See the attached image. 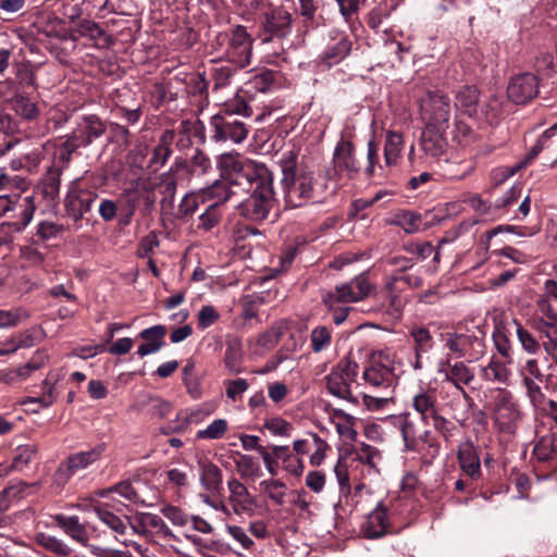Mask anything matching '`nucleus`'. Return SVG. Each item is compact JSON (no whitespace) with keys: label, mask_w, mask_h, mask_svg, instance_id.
I'll use <instances>...</instances> for the list:
<instances>
[{"label":"nucleus","mask_w":557,"mask_h":557,"mask_svg":"<svg viewBox=\"0 0 557 557\" xmlns=\"http://www.w3.org/2000/svg\"><path fill=\"white\" fill-rule=\"evenodd\" d=\"M298 157L299 150L292 148L284 150L277 160L282 172L280 186L285 205L290 208L301 207L317 197L314 174L298 166Z\"/></svg>","instance_id":"1"},{"label":"nucleus","mask_w":557,"mask_h":557,"mask_svg":"<svg viewBox=\"0 0 557 557\" xmlns=\"http://www.w3.org/2000/svg\"><path fill=\"white\" fill-rule=\"evenodd\" d=\"M252 115V108L242 98L226 103L210 119L211 139L215 143H243L250 131L244 121Z\"/></svg>","instance_id":"2"},{"label":"nucleus","mask_w":557,"mask_h":557,"mask_svg":"<svg viewBox=\"0 0 557 557\" xmlns=\"http://www.w3.org/2000/svg\"><path fill=\"white\" fill-rule=\"evenodd\" d=\"M220 176L232 185L252 188L261 182H269L272 172L262 162L248 159L237 152H226L218 157Z\"/></svg>","instance_id":"3"},{"label":"nucleus","mask_w":557,"mask_h":557,"mask_svg":"<svg viewBox=\"0 0 557 557\" xmlns=\"http://www.w3.org/2000/svg\"><path fill=\"white\" fill-rule=\"evenodd\" d=\"M157 195L147 181L137 178L129 183L119 195V225H131L135 213L148 216L154 210Z\"/></svg>","instance_id":"4"},{"label":"nucleus","mask_w":557,"mask_h":557,"mask_svg":"<svg viewBox=\"0 0 557 557\" xmlns=\"http://www.w3.org/2000/svg\"><path fill=\"white\" fill-rule=\"evenodd\" d=\"M213 45L222 49L221 59L237 67H247L251 60L252 39L243 25L233 27L230 32L219 33Z\"/></svg>","instance_id":"5"},{"label":"nucleus","mask_w":557,"mask_h":557,"mask_svg":"<svg viewBox=\"0 0 557 557\" xmlns=\"http://www.w3.org/2000/svg\"><path fill=\"white\" fill-rule=\"evenodd\" d=\"M269 182H261L252 188L250 196L238 206V214L252 222L264 221L275 202V193L273 187V176Z\"/></svg>","instance_id":"6"},{"label":"nucleus","mask_w":557,"mask_h":557,"mask_svg":"<svg viewBox=\"0 0 557 557\" xmlns=\"http://www.w3.org/2000/svg\"><path fill=\"white\" fill-rule=\"evenodd\" d=\"M359 366L352 354L342 358L325 376L326 388L333 396L356 404L357 398L351 393L350 385L356 381Z\"/></svg>","instance_id":"7"},{"label":"nucleus","mask_w":557,"mask_h":557,"mask_svg":"<svg viewBox=\"0 0 557 557\" xmlns=\"http://www.w3.org/2000/svg\"><path fill=\"white\" fill-rule=\"evenodd\" d=\"M98 197L97 188L85 178L79 177L72 181L64 198L65 214L75 223L82 221L84 215L91 210Z\"/></svg>","instance_id":"8"},{"label":"nucleus","mask_w":557,"mask_h":557,"mask_svg":"<svg viewBox=\"0 0 557 557\" xmlns=\"http://www.w3.org/2000/svg\"><path fill=\"white\" fill-rule=\"evenodd\" d=\"M421 116L426 127L446 132L451 116L449 98L440 91L428 92L420 101Z\"/></svg>","instance_id":"9"},{"label":"nucleus","mask_w":557,"mask_h":557,"mask_svg":"<svg viewBox=\"0 0 557 557\" xmlns=\"http://www.w3.org/2000/svg\"><path fill=\"white\" fill-rule=\"evenodd\" d=\"M293 15L283 5H270L262 14L260 22V37L263 42L284 39L290 35Z\"/></svg>","instance_id":"10"},{"label":"nucleus","mask_w":557,"mask_h":557,"mask_svg":"<svg viewBox=\"0 0 557 557\" xmlns=\"http://www.w3.org/2000/svg\"><path fill=\"white\" fill-rule=\"evenodd\" d=\"M493 419L496 428L504 433L513 434L522 419V412L511 392L499 388L494 398Z\"/></svg>","instance_id":"11"},{"label":"nucleus","mask_w":557,"mask_h":557,"mask_svg":"<svg viewBox=\"0 0 557 557\" xmlns=\"http://www.w3.org/2000/svg\"><path fill=\"white\" fill-rule=\"evenodd\" d=\"M106 444L100 443L89 450L71 454L60 462L58 469L53 473V483L59 487H63L76 472L86 469L88 466L96 462L102 456Z\"/></svg>","instance_id":"12"},{"label":"nucleus","mask_w":557,"mask_h":557,"mask_svg":"<svg viewBox=\"0 0 557 557\" xmlns=\"http://www.w3.org/2000/svg\"><path fill=\"white\" fill-rule=\"evenodd\" d=\"M455 106L465 114L475 119H484L490 123L497 119L500 111L496 99H492L486 106L480 107V91L474 86H463L456 95Z\"/></svg>","instance_id":"13"},{"label":"nucleus","mask_w":557,"mask_h":557,"mask_svg":"<svg viewBox=\"0 0 557 557\" xmlns=\"http://www.w3.org/2000/svg\"><path fill=\"white\" fill-rule=\"evenodd\" d=\"M371 292L368 276L362 273L351 281L337 285L334 290L327 292L322 297L326 308H335V305L357 302L366 298Z\"/></svg>","instance_id":"14"},{"label":"nucleus","mask_w":557,"mask_h":557,"mask_svg":"<svg viewBox=\"0 0 557 557\" xmlns=\"http://www.w3.org/2000/svg\"><path fill=\"white\" fill-rule=\"evenodd\" d=\"M445 346L456 358L471 357L479 358L484 352V343L481 338L456 332L442 334Z\"/></svg>","instance_id":"15"},{"label":"nucleus","mask_w":557,"mask_h":557,"mask_svg":"<svg viewBox=\"0 0 557 557\" xmlns=\"http://www.w3.org/2000/svg\"><path fill=\"white\" fill-rule=\"evenodd\" d=\"M210 195L219 200L209 205L199 215L197 228L203 232H210L220 224L223 216V203L230 199L231 193L224 183L215 182L210 187Z\"/></svg>","instance_id":"16"},{"label":"nucleus","mask_w":557,"mask_h":557,"mask_svg":"<svg viewBox=\"0 0 557 557\" xmlns=\"http://www.w3.org/2000/svg\"><path fill=\"white\" fill-rule=\"evenodd\" d=\"M107 132V124L97 114L83 115L67 135L79 148H87Z\"/></svg>","instance_id":"17"},{"label":"nucleus","mask_w":557,"mask_h":557,"mask_svg":"<svg viewBox=\"0 0 557 557\" xmlns=\"http://www.w3.org/2000/svg\"><path fill=\"white\" fill-rule=\"evenodd\" d=\"M12 76L4 79V85L12 94L27 92L28 89L36 90V73L34 65L28 60H21L13 63Z\"/></svg>","instance_id":"18"},{"label":"nucleus","mask_w":557,"mask_h":557,"mask_svg":"<svg viewBox=\"0 0 557 557\" xmlns=\"http://www.w3.org/2000/svg\"><path fill=\"white\" fill-rule=\"evenodd\" d=\"M537 92L539 79L529 72L513 76L507 87L508 98L518 104L529 102Z\"/></svg>","instance_id":"19"},{"label":"nucleus","mask_w":557,"mask_h":557,"mask_svg":"<svg viewBox=\"0 0 557 557\" xmlns=\"http://www.w3.org/2000/svg\"><path fill=\"white\" fill-rule=\"evenodd\" d=\"M457 458L461 471L471 480L481 478V458L474 444L467 440L462 442L457 450Z\"/></svg>","instance_id":"20"},{"label":"nucleus","mask_w":557,"mask_h":557,"mask_svg":"<svg viewBox=\"0 0 557 557\" xmlns=\"http://www.w3.org/2000/svg\"><path fill=\"white\" fill-rule=\"evenodd\" d=\"M227 487L230 491L228 503L232 510L236 515L251 513L256 503L247 487L236 478H231L227 481Z\"/></svg>","instance_id":"21"},{"label":"nucleus","mask_w":557,"mask_h":557,"mask_svg":"<svg viewBox=\"0 0 557 557\" xmlns=\"http://www.w3.org/2000/svg\"><path fill=\"white\" fill-rule=\"evenodd\" d=\"M334 169L337 172H346L349 177L359 172V164L354 153V145L347 140H341L334 150Z\"/></svg>","instance_id":"22"},{"label":"nucleus","mask_w":557,"mask_h":557,"mask_svg":"<svg viewBox=\"0 0 557 557\" xmlns=\"http://www.w3.org/2000/svg\"><path fill=\"white\" fill-rule=\"evenodd\" d=\"M166 332V326L162 324H157L139 332L138 337L144 343L138 346L137 355L143 358L159 351L164 345Z\"/></svg>","instance_id":"23"},{"label":"nucleus","mask_w":557,"mask_h":557,"mask_svg":"<svg viewBox=\"0 0 557 557\" xmlns=\"http://www.w3.org/2000/svg\"><path fill=\"white\" fill-rule=\"evenodd\" d=\"M94 510L98 519L115 533V540L127 546L124 535L127 533L129 519L127 517L123 519L112 512L108 504L99 505Z\"/></svg>","instance_id":"24"},{"label":"nucleus","mask_w":557,"mask_h":557,"mask_svg":"<svg viewBox=\"0 0 557 557\" xmlns=\"http://www.w3.org/2000/svg\"><path fill=\"white\" fill-rule=\"evenodd\" d=\"M175 139V132L173 129H165L159 137L158 144L152 150L151 157L148 161V169L151 172H157L168 162L172 154L171 146Z\"/></svg>","instance_id":"25"},{"label":"nucleus","mask_w":557,"mask_h":557,"mask_svg":"<svg viewBox=\"0 0 557 557\" xmlns=\"http://www.w3.org/2000/svg\"><path fill=\"white\" fill-rule=\"evenodd\" d=\"M36 211V203L34 196L15 195V205L13 207L11 219L16 231L24 230L33 220Z\"/></svg>","instance_id":"26"},{"label":"nucleus","mask_w":557,"mask_h":557,"mask_svg":"<svg viewBox=\"0 0 557 557\" xmlns=\"http://www.w3.org/2000/svg\"><path fill=\"white\" fill-rule=\"evenodd\" d=\"M446 132L425 127L421 137V148L424 154L431 159H440L446 151Z\"/></svg>","instance_id":"27"},{"label":"nucleus","mask_w":557,"mask_h":557,"mask_svg":"<svg viewBox=\"0 0 557 557\" xmlns=\"http://www.w3.org/2000/svg\"><path fill=\"white\" fill-rule=\"evenodd\" d=\"M54 521L72 540L83 546L87 545L89 535L85 524L79 522L77 516L57 515Z\"/></svg>","instance_id":"28"},{"label":"nucleus","mask_w":557,"mask_h":557,"mask_svg":"<svg viewBox=\"0 0 557 557\" xmlns=\"http://www.w3.org/2000/svg\"><path fill=\"white\" fill-rule=\"evenodd\" d=\"M362 377L374 387L383 384V350H371L367 354Z\"/></svg>","instance_id":"29"},{"label":"nucleus","mask_w":557,"mask_h":557,"mask_svg":"<svg viewBox=\"0 0 557 557\" xmlns=\"http://www.w3.org/2000/svg\"><path fill=\"white\" fill-rule=\"evenodd\" d=\"M62 175L63 172L59 168L49 166L39 181L37 189L49 202H55L59 199Z\"/></svg>","instance_id":"30"},{"label":"nucleus","mask_w":557,"mask_h":557,"mask_svg":"<svg viewBox=\"0 0 557 557\" xmlns=\"http://www.w3.org/2000/svg\"><path fill=\"white\" fill-rule=\"evenodd\" d=\"M200 483L211 493H221L223 490V474L221 469L211 461H199Z\"/></svg>","instance_id":"31"},{"label":"nucleus","mask_w":557,"mask_h":557,"mask_svg":"<svg viewBox=\"0 0 557 557\" xmlns=\"http://www.w3.org/2000/svg\"><path fill=\"white\" fill-rule=\"evenodd\" d=\"M531 326L541 334L546 341L543 342V348L548 355L557 350V321H549L545 318H533Z\"/></svg>","instance_id":"32"},{"label":"nucleus","mask_w":557,"mask_h":557,"mask_svg":"<svg viewBox=\"0 0 557 557\" xmlns=\"http://www.w3.org/2000/svg\"><path fill=\"white\" fill-rule=\"evenodd\" d=\"M351 46V40L347 36L341 35L326 47L322 54V62L329 67L338 64L350 53Z\"/></svg>","instance_id":"33"},{"label":"nucleus","mask_w":557,"mask_h":557,"mask_svg":"<svg viewBox=\"0 0 557 557\" xmlns=\"http://www.w3.org/2000/svg\"><path fill=\"white\" fill-rule=\"evenodd\" d=\"M361 533L369 540L383 536V499L379 500L374 509L367 516L361 524Z\"/></svg>","instance_id":"34"},{"label":"nucleus","mask_w":557,"mask_h":557,"mask_svg":"<svg viewBox=\"0 0 557 557\" xmlns=\"http://www.w3.org/2000/svg\"><path fill=\"white\" fill-rule=\"evenodd\" d=\"M243 346L237 337L227 338L224 354V366L232 374H238L244 371L243 368Z\"/></svg>","instance_id":"35"},{"label":"nucleus","mask_w":557,"mask_h":557,"mask_svg":"<svg viewBox=\"0 0 557 557\" xmlns=\"http://www.w3.org/2000/svg\"><path fill=\"white\" fill-rule=\"evenodd\" d=\"M181 76H183V72L170 77L164 83L156 85V92L161 101L171 102L180 98H185V90Z\"/></svg>","instance_id":"36"},{"label":"nucleus","mask_w":557,"mask_h":557,"mask_svg":"<svg viewBox=\"0 0 557 557\" xmlns=\"http://www.w3.org/2000/svg\"><path fill=\"white\" fill-rule=\"evenodd\" d=\"M183 79L185 98L188 97H207L209 82L206 78L205 73L193 72V73H183L181 76Z\"/></svg>","instance_id":"37"},{"label":"nucleus","mask_w":557,"mask_h":557,"mask_svg":"<svg viewBox=\"0 0 557 557\" xmlns=\"http://www.w3.org/2000/svg\"><path fill=\"white\" fill-rule=\"evenodd\" d=\"M421 215L409 210H399L392 213L386 220L389 225L399 226L406 233L412 234L419 231L421 224Z\"/></svg>","instance_id":"38"},{"label":"nucleus","mask_w":557,"mask_h":557,"mask_svg":"<svg viewBox=\"0 0 557 557\" xmlns=\"http://www.w3.org/2000/svg\"><path fill=\"white\" fill-rule=\"evenodd\" d=\"M412 405L414 410L420 413L421 420L424 423L438 411L434 392L421 391L413 397Z\"/></svg>","instance_id":"39"},{"label":"nucleus","mask_w":557,"mask_h":557,"mask_svg":"<svg viewBox=\"0 0 557 557\" xmlns=\"http://www.w3.org/2000/svg\"><path fill=\"white\" fill-rule=\"evenodd\" d=\"M271 448L273 455L282 460L283 467L288 473L295 476L302 474L305 468L304 462L290 451L288 446L273 445Z\"/></svg>","instance_id":"40"},{"label":"nucleus","mask_w":557,"mask_h":557,"mask_svg":"<svg viewBox=\"0 0 557 557\" xmlns=\"http://www.w3.org/2000/svg\"><path fill=\"white\" fill-rule=\"evenodd\" d=\"M174 169L175 171L184 170L191 173L199 171V173L205 174L208 172V170L211 169V161L202 150L196 149L195 154L191 157L190 161L176 160L174 165L171 168V171Z\"/></svg>","instance_id":"41"},{"label":"nucleus","mask_w":557,"mask_h":557,"mask_svg":"<svg viewBox=\"0 0 557 557\" xmlns=\"http://www.w3.org/2000/svg\"><path fill=\"white\" fill-rule=\"evenodd\" d=\"M474 379L473 371L466 363L458 361L445 371V380L465 393L462 385H468Z\"/></svg>","instance_id":"42"},{"label":"nucleus","mask_w":557,"mask_h":557,"mask_svg":"<svg viewBox=\"0 0 557 557\" xmlns=\"http://www.w3.org/2000/svg\"><path fill=\"white\" fill-rule=\"evenodd\" d=\"M11 104L16 114L23 119L35 120L39 115L38 106L30 100L27 92L13 94Z\"/></svg>","instance_id":"43"},{"label":"nucleus","mask_w":557,"mask_h":557,"mask_svg":"<svg viewBox=\"0 0 557 557\" xmlns=\"http://www.w3.org/2000/svg\"><path fill=\"white\" fill-rule=\"evenodd\" d=\"M516 335L524 352L535 356L541 351L543 344L529 330L522 326L518 320H513Z\"/></svg>","instance_id":"44"},{"label":"nucleus","mask_w":557,"mask_h":557,"mask_svg":"<svg viewBox=\"0 0 557 557\" xmlns=\"http://www.w3.org/2000/svg\"><path fill=\"white\" fill-rule=\"evenodd\" d=\"M404 146L403 134L398 131H389L385 138V163H396L401 157Z\"/></svg>","instance_id":"45"},{"label":"nucleus","mask_w":557,"mask_h":557,"mask_svg":"<svg viewBox=\"0 0 557 557\" xmlns=\"http://www.w3.org/2000/svg\"><path fill=\"white\" fill-rule=\"evenodd\" d=\"M510 374L511 372L507 364L495 358H492L487 366L482 369V376L487 381L507 383Z\"/></svg>","instance_id":"46"},{"label":"nucleus","mask_w":557,"mask_h":557,"mask_svg":"<svg viewBox=\"0 0 557 557\" xmlns=\"http://www.w3.org/2000/svg\"><path fill=\"white\" fill-rule=\"evenodd\" d=\"M35 540L39 546L59 556L69 557L73 553L67 544L50 534L40 532L36 535Z\"/></svg>","instance_id":"47"},{"label":"nucleus","mask_w":557,"mask_h":557,"mask_svg":"<svg viewBox=\"0 0 557 557\" xmlns=\"http://www.w3.org/2000/svg\"><path fill=\"white\" fill-rule=\"evenodd\" d=\"M243 67H237V64L223 63L212 69L213 89L225 88L231 84L233 76Z\"/></svg>","instance_id":"48"},{"label":"nucleus","mask_w":557,"mask_h":557,"mask_svg":"<svg viewBox=\"0 0 557 557\" xmlns=\"http://www.w3.org/2000/svg\"><path fill=\"white\" fill-rule=\"evenodd\" d=\"M78 149L81 148L66 135L64 141L59 146L58 154L54 157L53 163L50 166L59 168L64 172L72 161L73 153Z\"/></svg>","instance_id":"49"},{"label":"nucleus","mask_w":557,"mask_h":557,"mask_svg":"<svg viewBox=\"0 0 557 557\" xmlns=\"http://www.w3.org/2000/svg\"><path fill=\"white\" fill-rule=\"evenodd\" d=\"M36 448L34 445L20 446L10 467L0 466V475L7 474L9 470L22 471L34 458Z\"/></svg>","instance_id":"50"},{"label":"nucleus","mask_w":557,"mask_h":557,"mask_svg":"<svg viewBox=\"0 0 557 557\" xmlns=\"http://www.w3.org/2000/svg\"><path fill=\"white\" fill-rule=\"evenodd\" d=\"M37 486L38 483L32 485L25 482H18L7 486L0 492V513L7 511L10 508L12 498H22L29 486Z\"/></svg>","instance_id":"51"},{"label":"nucleus","mask_w":557,"mask_h":557,"mask_svg":"<svg viewBox=\"0 0 557 557\" xmlns=\"http://www.w3.org/2000/svg\"><path fill=\"white\" fill-rule=\"evenodd\" d=\"M385 422L400 432L407 450L416 449L414 441L409 440L408 429L411 428V424L406 414H389L385 417Z\"/></svg>","instance_id":"52"},{"label":"nucleus","mask_w":557,"mask_h":557,"mask_svg":"<svg viewBox=\"0 0 557 557\" xmlns=\"http://www.w3.org/2000/svg\"><path fill=\"white\" fill-rule=\"evenodd\" d=\"M518 373L521 376L522 382H528L530 380L537 382L545 381V374L540 367L539 360L533 357L528 358L524 363L520 366Z\"/></svg>","instance_id":"53"},{"label":"nucleus","mask_w":557,"mask_h":557,"mask_svg":"<svg viewBox=\"0 0 557 557\" xmlns=\"http://www.w3.org/2000/svg\"><path fill=\"white\" fill-rule=\"evenodd\" d=\"M358 459L362 462L369 466V474L371 471L374 472V474H380V469L377 467L379 461L381 460V451L372 447L371 445L361 444V447L358 451Z\"/></svg>","instance_id":"54"},{"label":"nucleus","mask_w":557,"mask_h":557,"mask_svg":"<svg viewBox=\"0 0 557 557\" xmlns=\"http://www.w3.org/2000/svg\"><path fill=\"white\" fill-rule=\"evenodd\" d=\"M227 428L225 419H215L206 429L198 430L196 437L198 440H220L225 435Z\"/></svg>","instance_id":"55"},{"label":"nucleus","mask_w":557,"mask_h":557,"mask_svg":"<svg viewBox=\"0 0 557 557\" xmlns=\"http://www.w3.org/2000/svg\"><path fill=\"white\" fill-rule=\"evenodd\" d=\"M160 246V240L156 232H149L147 235L141 237L137 244L136 257L140 259L152 258V255Z\"/></svg>","instance_id":"56"},{"label":"nucleus","mask_w":557,"mask_h":557,"mask_svg":"<svg viewBox=\"0 0 557 557\" xmlns=\"http://www.w3.org/2000/svg\"><path fill=\"white\" fill-rule=\"evenodd\" d=\"M235 466L242 479H255L259 475L260 467L249 455H239Z\"/></svg>","instance_id":"57"},{"label":"nucleus","mask_w":557,"mask_h":557,"mask_svg":"<svg viewBox=\"0 0 557 557\" xmlns=\"http://www.w3.org/2000/svg\"><path fill=\"white\" fill-rule=\"evenodd\" d=\"M42 389L44 394L40 397H27L23 404H38L40 408H48L50 407L54 400L55 397L53 395L54 392V382L50 379V375H48L44 382H42Z\"/></svg>","instance_id":"58"},{"label":"nucleus","mask_w":557,"mask_h":557,"mask_svg":"<svg viewBox=\"0 0 557 557\" xmlns=\"http://www.w3.org/2000/svg\"><path fill=\"white\" fill-rule=\"evenodd\" d=\"M332 335L326 326H317L311 331L310 343L314 352H321L331 345Z\"/></svg>","instance_id":"59"},{"label":"nucleus","mask_w":557,"mask_h":557,"mask_svg":"<svg viewBox=\"0 0 557 557\" xmlns=\"http://www.w3.org/2000/svg\"><path fill=\"white\" fill-rule=\"evenodd\" d=\"M76 32L82 37H88L91 40L99 41L106 37V33L102 27L90 20H81L76 25Z\"/></svg>","instance_id":"60"},{"label":"nucleus","mask_w":557,"mask_h":557,"mask_svg":"<svg viewBox=\"0 0 557 557\" xmlns=\"http://www.w3.org/2000/svg\"><path fill=\"white\" fill-rule=\"evenodd\" d=\"M268 497L282 506L284 504L286 484L280 480H264L260 483Z\"/></svg>","instance_id":"61"},{"label":"nucleus","mask_w":557,"mask_h":557,"mask_svg":"<svg viewBox=\"0 0 557 557\" xmlns=\"http://www.w3.org/2000/svg\"><path fill=\"white\" fill-rule=\"evenodd\" d=\"M276 76L277 72L272 70H264L253 75L248 84L258 91L267 92L271 89Z\"/></svg>","instance_id":"62"},{"label":"nucleus","mask_w":557,"mask_h":557,"mask_svg":"<svg viewBox=\"0 0 557 557\" xmlns=\"http://www.w3.org/2000/svg\"><path fill=\"white\" fill-rule=\"evenodd\" d=\"M264 428L273 435L289 437L294 426L290 422L281 417H272L264 420Z\"/></svg>","instance_id":"63"},{"label":"nucleus","mask_w":557,"mask_h":557,"mask_svg":"<svg viewBox=\"0 0 557 557\" xmlns=\"http://www.w3.org/2000/svg\"><path fill=\"white\" fill-rule=\"evenodd\" d=\"M63 232H64V226L62 224H58V223L50 222V221H41L37 225V230H36V234L35 235L40 240L46 242V240H50V239L57 238Z\"/></svg>","instance_id":"64"}]
</instances>
